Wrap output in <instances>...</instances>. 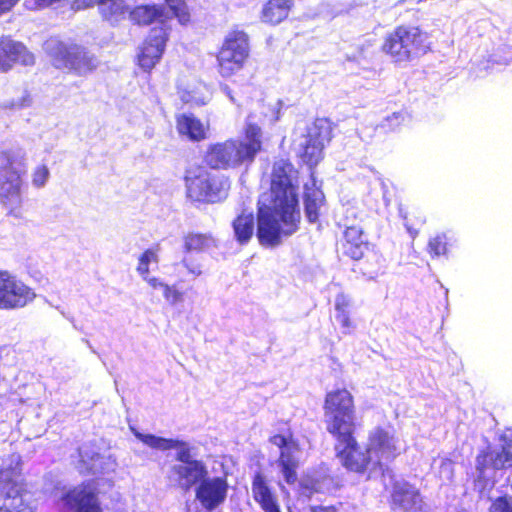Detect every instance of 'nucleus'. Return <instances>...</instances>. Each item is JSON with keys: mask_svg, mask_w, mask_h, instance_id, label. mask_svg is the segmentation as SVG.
<instances>
[{"mask_svg": "<svg viewBox=\"0 0 512 512\" xmlns=\"http://www.w3.org/2000/svg\"><path fill=\"white\" fill-rule=\"evenodd\" d=\"M298 172L286 160L273 165L269 200L259 201L257 237L264 246H278L299 229Z\"/></svg>", "mask_w": 512, "mask_h": 512, "instance_id": "obj_1", "label": "nucleus"}, {"mask_svg": "<svg viewBox=\"0 0 512 512\" xmlns=\"http://www.w3.org/2000/svg\"><path fill=\"white\" fill-rule=\"evenodd\" d=\"M130 429L138 440L152 449L176 450V463L172 464L167 472V479L172 487L188 492L192 488H196L208 475L206 463L194 457V448L189 443L178 439L144 434L133 427Z\"/></svg>", "mask_w": 512, "mask_h": 512, "instance_id": "obj_2", "label": "nucleus"}, {"mask_svg": "<svg viewBox=\"0 0 512 512\" xmlns=\"http://www.w3.org/2000/svg\"><path fill=\"white\" fill-rule=\"evenodd\" d=\"M246 141L227 140L211 145L206 153L207 164L214 169L237 167L252 162L261 150V128L248 117L245 128Z\"/></svg>", "mask_w": 512, "mask_h": 512, "instance_id": "obj_3", "label": "nucleus"}, {"mask_svg": "<svg viewBox=\"0 0 512 512\" xmlns=\"http://www.w3.org/2000/svg\"><path fill=\"white\" fill-rule=\"evenodd\" d=\"M26 171L27 157L23 148L13 147L0 152V203L15 216L22 205Z\"/></svg>", "mask_w": 512, "mask_h": 512, "instance_id": "obj_4", "label": "nucleus"}, {"mask_svg": "<svg viewBox=\"0 0 512 512\" xmlns=\"http://www.w3.org/2000/svg\"><path fill=\"white\" fill-rule=\"evenodd\" d=\"M42 47L54 67L68 70L78 76L92 73L100 64L98 57L86 47L65 43L57 37H50Z\"/></svg>", "mask_w": 512, "mask_h": 512, "instance_id": "obj_5", "label": "nucleus"}, {"mask_svg": "<svg viewBox=\"0 0 512 512\" xmlns=\"http://www.w3.org/2000/svg\"><path fill=\"white\" fill-rule=\"evenodd\" d=\"M324 424L333 437H346L356 430V413L352 394L346 389L327 393L324 402Z\"/></svg>", "mask_w": 512, "mask_h": 512, "instance_id": "obj_6", "label": "nucleus"}, {"mask_svg": "<svg viewBox=\"0 0 512 512\" xmlns=\"http://www.w3.org/2000/svg\"><path fill=\"white\" fill-rule=\"evenodd\" d=\"M21 458L13 454L0 469V512H33L23 499Z\"/></svg>", "mask_w": 512, "mask_h": 512, "instance_id": "obj_7", "label": "nucleus"}, {"mask_svg": "<svg viewBox=\"0 0 512 512\" xmlns=\"http://www.w3.org/2000/svg\"><path fill=\"white\" fill-rule=\"evenodd\" d=\"M426 40L419 28L401 26L386 37L382 48L395 62H409L426 53Z\"/></svg>", "mask_w": 512, "mask_h": 512, "instance_id": "obj_8", "label": "nucleus"}, {"mask_svg": "<svg viewBox=\"0 0 512 512\" xmlns=\"http://www.w3.org/2000/svg\"><path fill=\"white\" fill-rule=\"evenodd\" d=\"M185 186L187 196L191 200L215 203L227 197L230 184L223 176L205 171L199 174L189 171L185 176Z\"/></svg>", "mask_w": 512, "mask_h": 512, "instance_id": "obj_9", "label": "nucleus"}, {"mask_svg": "<svg viewBox=\"0 0 512 512\" xmlns=\"http://www.w3.org/2000/svg\"><path fill=\"white\" fill-rule=\"evenodd\" d=\"M331 127L325 119H316L298 140V154L304 163L315 166L323 157V148L331 140Z\"/></svg>", "mask_w": 512, "mask_h": 512, "instance_id": "obj_10", "label": "nucleus"}, {"mask_svg": "<svg viewBox=\"0 0 512 512\" xmlns=\"http://www.w3.org/2000/svg\"><path fill=\"white\" fill-rule=\"evenodd\" d=\"M248 57V41L244 32L234 31L227 35L217 56L219 73L230 77L242 69Z\"/></svg>", "mask_w": 512, "mask_h": 512, "instance_id": "obj_11", "label": "nucleus"}, {"mask_svg": "<svg viewBox=\"0 0 512 512\" xmlns=\"http://www.w3.org/2000/svg\"><path fill=\"white\" fill-rule=\"evenodd\" d=\"M355 432H349L346 437L340 435L334 436L336 440L335 450L340 463L349 471L364 473L366 471L375 472L378 469L373 466V460L367 449L362 451L358 445Z\"/></svg>", "mask_w": 512, "mask_h": 512, "instance_id": "obj_12", "label": "nucleus"}, {"mask_svg": "<svg viewBox=\"0 0 512 512\" xmlns=\"http://www.w3.org/2000/svg\"><path fill=\"white\" fill-rule=\"evenodd\" d=\"M403 446L389 431L376 427L369 432L367 453L373 460V466L382 471L402 451Z\"/></svg>", "mask_w": 512, "mask_h": 512, "instance_id": "obj_13", "label": "nucleus"}, {"mask_svg": "<svg viewBox=\"0 0 512 512\" xmlns=\"http://www.w3.org/2000/svg\"><path fill=\"white\" fill-rule=\"evenodd\" d=\"M55 497L63 507L77 512H102L95 489L89 484L63 488Z\"/></svg>", "mask_w": 512, "mask_h": 512, "instance_id": "obj_14", "label": "nucleus"}, {"mask_svg": "<svg viewBox=\"0 0 512 512\" xmlns=\"http://www.w3.org/2000/svg\"><path fill=\"white\" fill-rule=\"evenodd\" d=\"M195 488V498L206 511H213L227 499L229 484L226 475L203 478Z\"/></svg>", "mask_w": 512, "mask_h": 512, "instance_id": "obj_15", "label": "nucleus"}, {"mask_svg": "<svg viewBox=\"0 0 512 512\" xmlns=\"http://www.w3.org/2000/svg\"><path fill=\"white\" fill-rule=\"evenodd\" d=\"M502 442L501 451H487L477 456L476 468L479 472V478L490 477L488 473L490 471L512 467V429L503 434Z\"/></svg>", "mask_w": 512, "mask_h": 512, "instance_id": "obj_16", "label": "nucleus"}, {"mask_svg": "<svg viewBox=\"0 0 512 512\" xmlns=\"http://www.w3.org/2000/svg\"><path fill=\"white\" fill-rule=\"evenodd\" d=\"M16 63L33 66L35 57L27 47L9 36L0 37V73L9 72Z\"/></svg>", "mask_w": 512, "mask_h": 512, "instance_id": "obj_17", "label": "nucleus"}, {"mask_svg": "<svg viewBox=\"0 0 512 512\" xmlns=\"http://www.w3.org/2000/svg\"><path fill=\"white\" fill-rule=\"evenodd\" d=\"M168 39L167 28L153 27L138 55V62L144 71H150L161 59Z\"/></svg>", "mask_w": 512, "mask_h": 512, "instance_id": "obj_18", "label": "nucleus"}, {"mask_svg": "<svg viewBox=\"0 0 512 512\" xmlns=\"http://www.w3.org/2000/svg\"><path fill=\"white\" fill-rule=\"evenodd\" d=\"M270 442L280 448V456L276 463L285 481L288 484L295 483L297 480L296 470L299 465V461L296 457V453L298 452L297 444L282 435L272 436Z\"/></svg>", "mask_w": 512, "mask_h": 512, "instance_id": "obj_19", "label": "nucleus"}, {"mask_svg": "<svg viewBox=\"0 0 512 512\" xmlns=\"http://www.w3.org/2000/svg\"><path fill=\"white\" fill-rule=\"evenodd\" d=\"M4 292L0 296V309H18L31 303L36 294L22 281L10 275Z\"/></svg>", "mask_w": 512, "mask_h": 512, "instance_id": "obj_20", "label": "nucleus"}, {"mask_svg": "<svg viewBox=\"0 0 512 512\" xmlns=\"http://www.w3.org/2000/svg\"><path fill=\"white\" fill-rule=\"evenodd\" d=\"M391 498V506L394 511L419 512L422 509L419 492L406 482L394 484Z\"/></svg>", "mask_w": 512, "mask_h": 512, "instance_id": "obj_21", "label": "nucleus"}, {"mask_svg": "<svg viewBox=\"0 0 512 512\" xmlns=\"http://www.w3.org/2000/svg\"><path fill=\"white\" fill-rule=\"evenodd\" d=\"M252 494L254 500L264 512H281L277 497L272 493L265 476L261 472H257L254 475Z\"/></svg>", "mask_w": 512, "mask_h": 512, "instance_id": "obj_22", "label": "nucleus"}, {"mask_svg": "<svg viewBox=\"0 0 512 512\" xmlns=\"http://www.w3.org/2000/svg\"><path fill=\"white\" fill-rule=\"evenodd\" d=\"M367 249V243L363 239L362 227L358 225L347 226L344 232V254L354 260H359L364 256Z\"/></svg>", "mask_w": 512, "mask_h": 512, "instance_id": "obj_23", "label": "nucleus"}, {"mask_svg": "<svg viewBox=\"0 0 512 512\" xmlns=\"http://www.w3.org/2000/svg\"><path fill=\"white\" fill-rule=\"evenodd\" d=\"M324 202L323 192L316 187L314 178L311 176V184L304 185V205L306 217L311 223L318 220L319 210Z\"/></svg>", "mask_w": 512, "mask_h": 512, "instance_id": "obj_24", "label": "nucleus"}, {"mask_svg": "<svg viewBox=\"0 0 512 512\" xmlns=\"http://www.w3.org/2000/svg\"><path fill=\"white\" fill-rule=\"evenodd\" d=\"M177 131L191 141H201L206 138L204 124L192 114H181L177 117Z\"/></svg>", "mask_w": 512, "mask_h": 512, "instance_id": "obj_25", "label": "nucleus"}, {"mask_svg": "<svg viewBox=\"0 0 512 512\" xmlns=\"http://www.w3.org/2000/svg\"><path fill=\"white\" fill-rule=\"evenodd\" d=\"M130 16L132 20L136 21L138 24L148 25L156 22L158 24L156 27L164 26L167 28V31L169 30V27L164 20V13L162 9L156 5L138 6L131 11Z\"/></svg>", "mask_w": 512, "mask_h": 512, "instance_id": "obj_26", "label": "nucleus"}, {"mask_svg": "<svg viewBox=\"0 0 512 512\" xmlns=\"http://www.w3.org/2000/svg\"><path fill=\"white\" fill-rule=\"evenodd\" d=\"M292 0H270L263 8V21L271 24H278L289 14L292 7Z\"/></svg>", "mask_w": 512, "mask_h": 512, "instance_id": "obj_27", "label": "nucleus"}, {"mask_svg": "<svg viewBox=\"0 0 512 512\" xmlns=\"http://www.w3.org/2000/svg\"><path fill=\"white\" fill-rule=\"evenodd\" d=\"M9 93L12 96L0 102L1 109L17 111L28 108L33 103L31 93L26 87H12Z\"/></svg>", "mask_w": 512, "mask_h": 512, "instance_id": "obj_28", "label": "nucleus"}, {"mask_svg": "<svg viewBox=\"0 0 512 512\" xmlns=\"http://www.w3.org/2000/svg\"><path fill=\"white\" fill-rule=\"evenodd\" d=\"M98 7L103 18L110 22H118L129 11L124 0H99Z\"/></svg>", "mask_w": 512, "mask_h": 512, "instance_id": "obj_29", "label": "nucleus"}, {"mask_svg": "<svg viewBox=\"0 0 512 512\" xmlns=\"http://www.w3.org/2000/svg\"><path fill=\"white\" fill-rule=\"evenodd\" d=\"M233 229L237 241L242 244L247 243L255 229L253 214L243 212L233 221Z\"/></svg>", "mask_w": 512, "mask_h": 512, "instance_id": "obj_30", "label": "nucleus"}, {"mask_svg": "<svg viewBox=\"0 0 512 512\" xmlns=\"http://www.w3.org/2000/svg\"><path fill=\"white\" fill-rule=\"evenodd\" d=\"M351 302L347 295L341 293L335 298V319L340 323L344 334H350L353 328L352 321L350 319L349 308Z\"/></svg>", "mask_w": 512, "mask_h": 512, "instance_id": "obj_31", "label": "nucleus"}, {"mask_svg": "<svg viewBox=\"0 0 512 512\" xmlns=\"http://www.w3.org/2000/svg\"><path fill=\"white\" fill-rule=\"evenodd\" d=\"M215 246L216 241L210 234L189 233L184 239V247L187 252H202Z\"/></svg>", "mask_w": 512, "mask_h": 512, "instance_id": "obj_32", "label": "nucleus"}, {"mask_svg": "<svg viewBox=\"0 0 512 512\" xmlns=\"http://www.w3.org/2000/svg\"><path fill=\"white\" fill-rule=\"evenodd\" d=\"M160 246L157 244L145 250L138 259L137 272L140 276H145L150 273V264H158L159 262Z\"/></svg>", "mask_w": 512, "mask_h": 512, "instance_id": "obj_33", "label": "nucleus"}, {"mask_svg": "<svg viewBox=\"0 0 512 512\" xmlns=\"http://www.w3.org/2000/svg\"><path fill=\"white\" fill-rule=\"evenodd\" d=\"M487 64L496 63V64H504L507 65L512 62V47L500 43L496 48L492 49L491 53L487 55ZM483 68H489V65H483Z\"/></svg>", "mask_w": 512, "mask_h": 512, "instance_id": "obj_34", "label": "nucleus"}, {"mask_svg": "<svg viewBox=\"0 0 512 512\" xmlns=\"http://www.w3.org/2000/svg\"><path fill=\"white\" fill-rule=\"evenodd\" d=\"M169 7V11L178 19L181 24L189 21L190 15L184 0H165Z\"/></svg>", "mask_w": 512, "mask_h": 512, "instance_id": "obj_35", "label": "nucleus"}, {"mask_svg": "<svg viewBox=\"0 0 512 512\" xmlns=\"http://www.w3.org/2000/svg\"><path fill=\"white\" fill-rule=\"evenodd\" d=\"M68 0H24L23 6L30 11L43 10L50 7H62Z\"/></svg>", "mask_w": 512, "mask_h": 512, "instance_id": "obj_36", "label": "nucleus"}, {"mask_svg": "<svg viewBox=\"0 0 512 512\" xmlns=\"http://www.w3.org/2000/svg\"><path fill=\"white\" fill-rule=\"evenodd\" d=\"M408 119V114L404 111L394 112L387 116L380 124L383 129L394 130Z\"/></svg>", "mask_w": 512, "mask_h": 512, "instance_id": "obj_37", "label": "nucleus"}, {"mask_svg": "<svg viewBox=\"0 0 512 512\" xmlns=\"http://www.w3.org/2000/svg\"><path fill=\"white\" fill-rule=\"evenodd\" d=\"M163 297L172 306H175L183 301V293L175 286L166 284L162 289Z\"/></svg>", "mask_w": 512, "mask_h": 512, "instance_id": "obj_38", "label": "nucleus"}, {"mask_svg": "<svg viewBox=\"0 0 512 512\" xmlns=\"http://www.w3.org/2000/svg\"><path fill=\"white\" fill-rule=\"evenodd\" d=\"M50 176L49 169L46 165L37 167L32 174V184L36 188H42L47 183Z\"/></svg>", "mask_w": 512, "mask_h": 512, "instance_id": "obj_39", "label": "nucleus"}, {"mask_svg": "<svg viewBox=\"0 0 512 512\" xmlns=\"http://www.w3.org/2000/svg\"><path fill=\"white\" fill-rule=\"evenodd\" d=\"M489 512H512V497H498L492 501Z\"/></svg>", "mask_w": 512, "mask_h": 512, "instance_id": "obj_40", "label": "nucleus"}, {"mask_svg": "<svg viewBox=\"0 0 512 512\" xmlns=\"http://www.w3.org/2000/svg\"><path fill=\"white\" fill-rule=\"evenodd\" d=\"M429 248L434 255H445L447 252L446 236H437L430 240Z\"/></svg>", "mask_w": 512, "mask_h": 512, "instance_id": "obj_41", "label": "nucleus"}, {"mask_svg": "<svg viewBox=\"0 0 512 512\" xmlns=\"http://www.w3.org/2000/svg\"><path fill=\"white\" fill-rule=\"evenodd\" d=\"M99 0H71L70 9L74 12L89 9L98 5Z\"/></svg>", "mask_w": 512, "mask_h": 512, "instance_id": "obj_42", "label": "nucleus"}, {"mask_svg": "<svg viewBox=\"0 0 512 512\" xmlns=\"http://www.w3.org/2000/svg\"><path fill=\"white\" fill-rule=\"evenodd\" d=\"M401 217L405 220V226L407 230L412 234L414 231V226L417 224H422L424 222V219L422 217H418L416 221H413L411 218H409V213L407 211H404L402 208L399 210Z\"/></svg>", "mask_w": 512, "mask_h": 512, "instance_id": "obj_43", "label": "nucleus"}, {"mask_svg": "<svg viewBox=\"0 0 512 512\" xmlns=\"http://www.w3.org/2000/svg\"><path fill=\"white\" fill-rule=\"evenodd\" d=\"M144 281H146L149 286L153 289H163V286H165L167 283H164L159 278L156 277H150L149 274L145 276H141Z\"/></svg>", "mask_w": 512, "mask_h": 512, "instance_id": "obj_44", "label": "nucleus"}, {"mask_svg": "<svg viewBox=\"0 0 512 512\" xmlns=\"http://www.w3.org/2000/svg\"><path fill=\"white\" fill-rule=\"evenodd\" d=\"M19 0H0V16L10 12Z\"/></svg>", "mask_w": 512, "mask_h": 512, "instance_id": "obj_45", "label": "nucleus"}, {"mask_svg": "<svg viewBox=\"0 0 512 512\" xmlns=\"http://www.w3.org/2000/svg\"><path fill=\"white\" fill-rule=\"evenodd\" d=\"M308 512H337L334 506L311 505Z\"/></svg>", "mask_w": 512, "mask_h": 512, "instance_id": "obj_46", "label": "nucleus"}, {"mask_svg": "<svg viewBox=\"0 0 512 512\" xmlns=\"http://www.w3.org/2000/svg\"><path fill=\"white\" fill-rule=\"evenodd\" d=\"M92 461H93V463H92V465H91L90 469H91L94 473H96V472L100 471V470H101V468H102V467H101V463L103 462V458H102L100 455H98V454H97V455H96V458H92Z\"/></svg>", "mask_w": 512, "mask_h": 512, "instance_id": "obj_47", "label": "nucleus"}, {"mask_svg": "<svg viewBox=\"0 0 512 512\" xmlns=\"http://www.w3.org/2000/svg\"><path fill=\"white\" fill-rule=\"evenodd\" d=\"M182 264L188 269V271L196 276L202 274V271L199 266H192L186 260L182 261Z\"/></svg>", "mask_w": 512, "mask_h": 512, "instance_id": "obj_48", "label": "nucleus"}, {"mask_svg": "<svg viewBox=\"0 0 512 512\" xmlns=\"http://www.w3.org/2000/svg\"><path fill=\"white\" fill-rule=\"evenodd\" d=\"M221 91L230 99L232 103H236L232 90L228 85L221 86Z\"/></svg>", "mask_w": 512, "mask_h": 512, "instance_id": "obj_49", "label": "nucleus"}]
</instances>
